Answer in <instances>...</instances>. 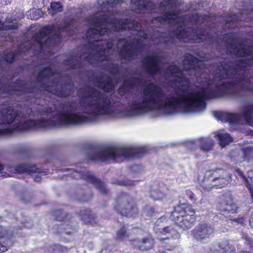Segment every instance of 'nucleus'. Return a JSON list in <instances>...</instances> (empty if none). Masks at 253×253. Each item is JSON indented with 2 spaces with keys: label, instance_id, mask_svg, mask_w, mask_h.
<instances>
[{
  "label": "nucleus",
  "instance_id": "f257e3e1",
  "mask_svg": "<svg viewBox=\"0 0 253 253\" xmlns=\"http://www.w3.org/2000/svg\"><path fill=\"white\" fill-rule=\"evenodd\" d=\"M87 22L90 27L86 34L88 42L82 53L74 51L64 60L63 63L67 69L80 67L81 61L84 59L93 66H104L108 72L115 71L116 66L122 69L116 63L119 61L109 56L111 52L115 51L112 49L114 42L112 31L130 29L133 32V37L128 40L122 39L118 41L117 52L122 63L134 59L145 49L148 36L143 31H138L140 28L137 22L133 21L131 23L127 19H117L104 10L87 18Z\"/></svg>",
  "mask_w": 253,
  "mask_h": 253
},
{
  "label": "nucleus",
  "instance_id": "f03ea898",
  "mask_svg": "<svg viewBox=\"0 0 253 253\" xmlns=\"http://www.w3.org/2000/svg\"><path fill=\"white\" fill-rule=\"evenodd\" d=\"M109 72L114 78V80L108 76L93 75L89 78L90 84H93L98 88L103 89L105 92H109L114 89V80L117 83L123 82V85L118 89V93L121 96H123L142 80L141 76L139 77H132L129 79L126 75V73H127V71L125 70V74L123 72V69H119L118 66L115 67V71L112 70Z\"/></svg>",
  "mask_w": 253,
  "mask_h": 253
},
{
  "label": "nucleus",
  "instance_id": "7ed1b4c3",
  "mask_svg": "<svg viewBox=\"0 0 253 253\" xmlns=\"http://www.w3.org/2000/svg\"><path fill=\"white\" fill-rule=\"evenodd\" d=\"M146 153L145 148L107 146L90 150L88 153V158L93 161L119 162L122 159L139 158Z\"/></svg>",
  "mask_w": 253,
  "mask_h": 253
},
{
  "label": "nucleus",
  "instance_id": "20e7f679",
  "mask_svg": "<svg viewBox=\"0 0 253 253\" xmlns=\"http://www.w3.org/2000/svg\"><path fill=\"white\" fill-rule=\"evenodd\" d=\"M67 26L64 28L54 26L45 27L34 36V43L30 48L25 47V51L32 50L38 52L42 51L44 46L50 47L58 44L60 42V33L67 30ZM27 45L26 44L25 46Z\"/></svg>",
  "mask_w": 253,
  "mask_h": 253
},
{
  "label": "nucleus",
  "instance_id": "39448f33",
  "mask_svg": "<svg viewBox=\"0 0 253 253\" xmlns=\"http://www.w3.org/2000/svg\"><path fill=\"white\" fill-rule=\"evenodd\" d=\"M195 211L190 205L177 206L172 211L170 218L175 224L183 230L193 227L196 221Z\"/></svg>",
  "mask_w": 253,
  "mask_h": 253
},
{
  "label": "nucleus",
  "instance_id": "423d86ee",
  "mask_svg": "<svg viewBox=\"0 0 253 253\" xmlns=\"http://www.w3.org/2000/svg\"><path fill=\"white\" fill-rule=\"evenodd\" d=\"M231 179L230 174L221 169L206 171L202 186L209 190L213 187L221 188L227 185Z\"/></svg>",
  "mask_w": 253,
  "mask_h": 253
},
{
  "label": "nucleus",
  "instance_id": "0eeeda50",
  "mask_svg": "<svg viewBox=\"0 0 253 253\" xmlns=\"http://www.w3.org/2000/svg\"><path fill=\"white\" fill-rule=\"evenodd\" d=\"M160 241V245L167 250L174 249L178 244L180 234L173 228L167 227L156 231Z\"/></svg>",
  "mask_w": 253,
  "mask_h": 253
},
{
  "label": "nucleus",
  "instance_id": "6e6552de",
  "mask_svg": "<svg viewBox=\"0 0 253 253\" xmlns=\"http://www.w3.org/2000/svg\"><path fill=\"white\" fill-rule=\"evenodd\" d=\"M114 209L122 215L132 217L138 213V209L131 197L126 193H122L116 199Z\"/></svg>",
  "mask_w": 253,
  "mask_h": 253
},
{
  "label": "nucleus",
  "instance_id": "1a4fd4ad",
  "mask_svg": "<svg viewBox=\"0 0 253 253\" xmlns=\"http://www.w3.org/2000/svg\"><path fill=\"white\" fill-rule=\"evenodd\" d=\"M176 38L185 42L193 41L195 42H200L205 41L212 42V37L207 34V32L201 31V30L193 29L188 28L183 29L176 34Z\"/></svg>",
  "mask_w": 253,
  "mask_h": 253
},
{
  "label": "nucleus",
  "instance_id": "9d476101",
  "mask_svg": "<svg viewBox=\"0 0 253 253\" xmlns=\"http://www.w3.org/2000/svg\"><path fill=\"white\" fill-rule=\"evenodd\" d=\"M67 170L70 172L67 174L70 176L76 179L81 178L86 180L92 183L102 194L107 193V189L106 188L105 184L94 177L91 172L84 170H78L72 168L68 169Z\"/></svg>",
  "mask_w": 253,
  "mask_h": 253
},
{
  "label": "nucleus",
  "instance_id": "9b49d317",
  "mask_svg": "<svg viewBox=\"0 0 253 253\" xmlns=\"http://www.w3.org/2000/svg\"><path fill=\"white\" fill-rule=\"evenodd\" d=\"M14 170L15 173H27L32 174L35 173H42V169L36 167V165L30 164H21L15 167H3L0 164V176L7 177L11 176V172Z\"/></svg>",
  "mask_w": 253,
  "mask_h": 253
},
{
  "label": "nucleus",
  "instance_id": "f8f14e48",
  "mask_svg": "<svg viewBox=\"0 0 253 253\" xmlns=\"http://www.w3.org/2000/svg\"><path fill=\"white\" fill-rule=\"evenodd\" d=\"M214 232V227L210 223L202 222L199 223L193 230V238L201 243H206L210 241Z\"/></svg>",
  "mask_w": 253,
  "mask_h": 253
},
{
  "label": "nucleus",
  "instance_id": "ddd939ff",
  "mask_svg": "<svg viewBox=\"0 0 253 253\" xmlns=\"http://www.w3.org/2000/svg\"><path fill=\"white\" fill-rule=\"evenodd\" d=\"M157 0H131L132 10L136 13H145L156 7Z\"/></svg>",
  "mask_w": 253,
  "mask_h": 253
},
{
  "label": "nucleus",
  "instance_id": "4468645a",
  "mask_svg": "<svg viewBox=\"0 0 253 253\" xmlns=\"http://www.w3.org/2000/svg\"><path fill=\"white\" fill-rule=\"evenodd\" d=\"M253 152V150L249 148L242 150H232L229 153V157L232 162L237 164L250 161Z\"/></svg>",
  "mask_w": 253,
  "mask_h": 253
},
{
  "label": "nucleus",
  "instance_id": "2eb2a0df",
  "mask_svg": "<svg viewBox=\"0 0 253 253\" xmlns=\"http://www.w3.org/2000/svg\"><path fill=\"white\" fill-rule=\"evenodd\" d=\"M132 245L140 251H145L153 248L154 240L151 236H148L143 238L141 241L138 240H132Z\"/></svg>",
  "mask_w": 253,
  "mask_h": 253
},
{
  "label": "nucleus",
  "instance_id": "dca6fc26",
  "mask_svg": "<svg viewBox=\"0 0 253 253\" xmlns=\"http://www.w3.org/2000/svg\"><path fill=\"white\" fill-rule=\"evenodd\" d=\"M214 116L217 120L222 122H229L230 124L236 123L239 116L237 114L228 113L222 112H215Z\"/></svg>",
  "mask_w": 253,
  "mask_h": 253
},
{
  "label": "nucleus",
  "instance_id": "f3484780",
  "mask_svg": "<svg viewBox=\"0 0 253 253\" xmlns=\"http://www.w3.org/2000/svg\"><path fill=\"white\" fill-rule=\"evenodd\" d=\"M237 175L245 180L246 184L250 190L252 198L253 199V170H250L246 174L239 169L235 170Z\"/></svg>",
  "mask_w": 253,
  "mask_h": 253
},
{
  "label": "nucleus",
  "instance_id": "a211bd4d",
  "mask_svg": "<svg viewBox=\"0 0 253 253\" xmlns=\"http://www.w3.org/2000/svg\"><path fill=\"white\" fill-rule=\"evenodd\" d=\"M178 15L173 12L169 11H166V15L162 17H158L153 20V23L159 22L160 25L164 24L165 23L173 24H177L178 22Z\"/></svg>",
  "mask_w": 253,
  "mask_h": 253
},
{
  "label": "nucleus",
  "instance_id": "6ab92c4d",
  "mask_svg": "<svg viewBox=\"0 0 253 253\" xmlns=\"http://www.w3.org/2000/svg\"><path fill=\"white\" fill-rule=\"evenodd\" d=\"M220 210L223 212L233 213L237 211V207L230 196L225 197L220 206Z\"/></svg>",
  "mask_w": 253,
  "mask_h": 253
},
{
  "label": "nucleus",
  "instance_id": "aec40b11",
  "mask_svg": "<svg viewBox=\"0 0 253 253\" xmlns=\"http://www.w3.org/2000/svg\"><path fill=\"white\" fill-rule=\"evenodd\" d=\"M19 25L16 20L9 18L6 19L4 23L0 21V37H2V34L3 30H15L18 29Z\"/></svg>",
  "mask_w": 253,
  "mask_h": 253
},
{
  "label": "nucleus",
  "instance_id": "412c9836",
  "mask_svg": "<svg viewBox=\"0 0 253 253\" xmlns=\"http://www.w3.org/2000/svg\"><path fill=\"white\" fill-rule=\"evenodd\" d=\"M241 113L246 123L253 126V104L245 107Z\"/></svg>",
  "mask_w": 253,
  "mask_h": 253
},
{
  "label": "nucleus",
  "instance_id": "4be33fe9",
  "mask_svg": "<svg viewBox=\"0 0 253 253\" xmlns=\"http://www.w3.org/2000/svg\"><path fill=\"white\" fill-rule=\"evenodd\" d=\"M150 196L153 200H163L166 197V193L160 187H153L150 192Z\"/></svg>",
  "mask_w": 253,
  "mask_h": 253
},
{
  "label": "nucleus",
  "instance_id": "5701e85b",
  "mask_svg": "<svg viewBox=\"0 0 253 253\" xmlns=\"http://www.w3.org/2000/svg\"><path fill=\"white\" fill-rule=\"evenodd\" d=\"M219 250H215L212 253H235L234 247L228 241L221 242L219 245Z\"/></svg>",
  "mask_w": 253,
  "mask_h": 253
},
{
  "label": "nucleus",
  "instance_id": "b1692460",
  "mask_svg": "<svg viewBox=\"0 0 253 253\" xmlns=\"http://www.w3.org/2000/svg\"><path fill=\"white\" fill-rule=\"evenodd\" d=\"M198 142L200 143L201 150L206 152L211 151L214 144L213 141L210 138H201L200 140L197 141Z\"/></svg>",
  "mask_w": 253,
  "mask_h": 253
},
{
  "label": "nucleus",
  "instance_id": "393cba45",
  "mask_svg": "<svg viewBox=\"0 0 253 253\" xmlns=\"http://www.w3.org/2000/svg\"><path fill=\"white\" fill-rule=\"evenodd\" d=\"M222 148L228 145L232 141V138L227 133H218L216 134Z\"/></svg>",
  "mask_w": 253,
  "mask_h": 253
},
{
  "label": "nucleus",
  "instance_id": "a878e982",
  "mask_svg": "<svg viewBox=\"0 0 253 253\" xmlns=\"http://www.w3.org/2000/svg\"><path fill=\"white\" fill-rule=\"evenodd\" d=\"M50 8L48 9L49 13L53 16L63 10V7L60 2H51L50 5Z\"/></svg>",
  "mask_w": 253,
  "mask_h": 253
},
{
  "label": "nucleus",
  "instance_id": "bb28decb",
  "mask_svg": "<svg viewBox=\"0 0 253 253\" xmlns=\"http://www.w3.org/2000/svg\"><path fill=\"white\" fill-rule=\"evenodd\" d=\"M15 57V55L13 52H10L5 54L4 56L0 59V68H2L3 64H4L5 62H12L14 60Z\"/></svg>",
  "mask_w": 253,
  "mask_h": 253
},
{
  "label": "nucleus",
  "instance_id": "cd10ccee",
  "mask_svg": "<svg viewBox=\"0 0 253 253\" xmlns=\"http://www.w3.org/2000/svg\"><path fill=\"white\" fill-rule=\"evenodd\" d=\"M80 215L82 217V220L85 223L89 222L90 219L92 218L90 211L89 210L81 211Z\"/></svg>",
  "mask_w": 253,
  "mask_h": 253
},
{
  "label": "nucleus",
  "instance_id": "c85d7f7f",
  "mask_svg": "<svg viewBox=\"0 0 253 253\" xmlns=\"http://www.w3.org/2000/svg\"><path fill=\"white\" fill-rule=\"evenodd\" d=\"M102 6L109 7V6H114L117 4L121 3L123 1V0H102Z\"/></svg>",
  "mask_w": 253,
  "mask_h": 253
},
{
  "label": "nucleus",
  "instance_id": "c756f323",
  "mask_svg": "<svg viewBox=\"0 0 253 253\" xmlns=\"http://www.w3.org/2000/svg\"><path fill=\"white\" fill-rule=\"evenodd\" d=\"M174 4L173 0H163L161 2V7H165V9L169 10V8L173 7Z\"/></svg>",
  "mask_w": 253,
  "mask_h": 253
},
{
  "label": "nucleus",
  "instance_id": "7c9ffc66",
  "mask_svg": "<svg viewBox=\"0 0 253 253\" xmlns=\"http://www.w3.org/2000/svg\"><path fill=\"white\" fill-rule=\"evenodd\" d=\"M135 181L127 179L122 180H117L115 183L120 186H133L135 184Z\"/></svg>",
  "mask_w": 253,
  "mask_h": 253
},
{
  "label": "nucleus",
  "instance_id": "2f4dec72",
  "mask_svg": "<svg viewBox=\"0 0 253 253\" xmlns=\"http://www.w3.org/2000/svg\"><path fill=\"white\" fill-rule=\"evenodd\" d=\"M127 237L125 227L121 228L117 232V237L119 239L123 240Z\"/></svg>",
  "mask_w": 253,
  "mask_h": 253
},
{
  "label": "nucleus",
  "instance_id": "473e14b6",
  "mask_svg": "<svg viewBox=\"0 0 253 253\" xmlns=\"http://www.w3.org/2000/svg\"><path fill=\"white\" fill-rule=\"evenodd\" d=\"M241 235L242 236V238L244 240H245V243L249 245H252L253 243V240L252 238H251L248 234L242 232L241 233Z\"/></svg>",
  "mask_w": 253,
  "mask_h": 253
},
{
  "label": "nucleus",
  "instance_id": "72a5a7b5",
  "mask_svg": "<svg viewBox=\"0 0 253 253\" xmlns=\"http://www.w3.org/2000/svg\"><path fill=\"white\" fill-rule=\"evenodd\" d=\"M156 32H158V33L159 36L157 35V34H156V35L153 36V37H154L153 38L154 39L159 38V41L161 42H169L168 40L164 39V33L160 34L159 31H158V30L156 31Z\"/></svg>",
  "mask_w": 253,
  "mask_h": 253
},
{
  "label": "nucleus",
  "instance_id": "f704fd0d",
  "mask_svg": "<svg viewBox=\"0 0 253 253\" xmlns=\"http://www.w3.org/2000/svg\"><path fill=\"white\" fill-rule=\"evenodd\" d=\"M55 253H56L58 252H66L68 250L67 248L61 246L60 245H55Z\"/></svg>",
  "mask_w": 253,
  "mask_h": 253
},
{
  "label": "nucleus",
  "instance_id": "c9c22d12",
  "mask_svg": "<svg viewBox=\"0 0 253 253\" xmlns=\"http://www.w3.org/2000/svg\"><path fill=\"white\" fill-rule=\"evenodd\" d=\"M54 214L56 215H58V214H60L61 215L62 214V215H60L59 216H57V217H56L57 220H62L64 216V214L63 213L62 211L60 210H57V211H56L55 212Z\"/></svg>",
  "mask_w": 253,
  "mask_h": 253
},
{
  "label": "nucleus",
  "instance_id": "e433bc0d",
  "mask_svg": "<svg viewBox=\"0 0 253 253\" xmlns=\"http://www.w3.org/2000/svg\"><path fill=\"white\" fill-rule=\"evenodd\" d=\"M141 169V167L138 165H135L132 166L131 169L133 171H135L136 172H137V171L140 170Z\"/></svg>",
  "mask_w": 253,
  "mask_h": 253
},
{
  "label": "nucleus",
  "instance_id": "4c0bfd02",
  "mask_svg": "<svg viewBox=\"0 0 253 253\" xmlns=\"http://www.w3.org/2000/svg\"><path fill=\"white\" fill-rule=\"evenodd\" d=\"M233 221H234V222H236L238 223H239L241 225H244V219L241 217V218H234L233 219Z\"/></svg>",
  "mask_w": 253,
  "mask_h": 253
},
{
  "label": "nucleus",
  "instance_id": "58836bf2",
  "mask_svg": "<svg viewBox=\"0 0 253 253\" xmlns=\"http://www.w3.org/2000/svg\"><path fill=\"white\" fill-rule=\"evenodd\" d=\"M40 12H41V11L40 9H38L37 10V11H35V13H38V16L36 15L35 16H33L32 18H33V19H38L39 17H40L41 16V14L40 13Z\"/></svg>",
  "mask_w": 253,
  "mask_h": 253
},
{
  "label": "nucleus",
  "instance_id": "ea45409f",
  "mask_svg": "<svg viewBox=\"0 0 253 253\" xmlns=\"http://www.w3.org/2000/svg\"><path fill=\"white\" fill-rule=\"evenodd\" d=\"M34 180L36 182H40L42 180L41 177L39 175H36L34 177Z\"/></svg>",
  "mask_w": 253,
  "mask_h": 253
},
{
  "label": "nucleus",
  "instance_id": "a19ab883",
  "mask_svg": "<svg viewBox=\"0 0 253 253\" xmlns=\"http://www.w3.org/2000/svg\"><path fill=\"white\" fill-rule=\"evenodd\" d=\"M11 2L10 0H4L3 3L2 4H4L5 5H7L8 3H10Z\"/></svg>",
  "mask_w": 253,
  "mask_h": 253
},
{
  "label": "nucleus",
  "instance_id": "79ce46f5",
  "mask_svg": "<svg viewBox=\"0 0 253 253\" xmlns=\"http://www.w3.org/2000/svg\"><path fill=\"white\" fill-rule=\"evenodd\" d=\"M6 250H7V249L5 247H0V251H1V252H3Z\"/></svg>",
  "mask_w": 253,
  "mask_h": 253
},
{
  "label": "nucleus",
  "instance_id": "37998d69",
  "mask_svg": "<svg viewBox=\"0 0 253 253\" xmlns=\"http://www.w3.org/2000/svg\"><path fill=\"white\" fill-rule=\"evenodd\" d=\"M250 225L251 226H252V227H253V217H252L250 220Z\"/></svg>",
  "mask_w": 253,
  "mask_h": 253
},
{
  "label": "nucleus",
  "instance_id": "c03bdc74",
  "mask_svg": "<svg viewBox=\"0 0 253 253\" xmlns=\"http://www.w3.org/2000/svg\"><path fill=\"white\" fill-rule=\"evenodd\" d=\"M22 48H23V45H21L19 47V49H18V51L19 52H23L24 51H25V50H22Z\"/></svg>",
  "mask_w": 253,
  "mask_h": 253
},
{
  "label": "nucleus",
  "instance_id": "a18cd8bd",
  "mask_svg": "<svg viewBox=\"0 0 253 253\" xmlns=\"http://www.w3.org/2000/svg\"><path fill=\"white\" fill-rule=\"evenodd\" d=\"M249 134L251 136H253V130H250V132H249Z\"/></svg>",
  "mask_w": 253,
  "mask_h": 253
},
{
  "label": "nucleus",
  "instance_id": "49530a36",
  "mask_svg": "<svg viewBox=\"0 0 253 253\" xmlns=\"http://www.w3.org/2000/svg\"><path fill=\"white\" fill-rule=\"evenodd\" d=\"M66 233L67 234H70V233H71V232L67 231V230L66 229Z\"/></svg>",
  "mask_w": 253,
  "mask_h": 253
},
{
  "label": "nucleus",
  "instance_id": "de8ad7c7",
  "mask_svg": "<svg viewBox=\"0 0 253 253\" xmlns=\"http://www.w3.org/2000/svg\"><path fill=\"white\" fill-rule=\"evenodd\" d=\"M4 0H0V3H3Z\"/></svg>",
  "mask_w": 253,
  "mask_h": 253
},
{
  "label": "nucleus",
  "instance_id": "09e8293b",
  "mask_svg": "<svg viewBox=\"0 0 253 253\" xmlns=\"http://www.w3.org/2000/svg\"><path fill=\"white\" fill-rule=\"evenodd\" d=\"M226 22H230V21H229V20H227V21H226Z\"/></svg>",
  "mask_w": 253,
  "mask_h": 253
},
{
  "label": "nucleus",
  "instance_id": "8fccbe9b",
  "mask_svg": "<svg viewBox=\"0 0 253 253\" xmlns=\"http://www.w3.org/2000/svg\"><path fill=\"white\" fill-rule=\"evenodd\" d=\"M234 19H235V18H233L232 19H231V21H232L234 20Z\"/></svg>",
  "mask_w": 253,
  "mask_h": 253
},
{
  "label": "nucleus",
  "instance_id": "3c124183",
  "mask_svg": "<svg viewBox=\"0 0 253 253\" xmlns=\"http://www.w3.org/2000/svg\"><path fill=\"white\" fill-rule=\"evenodd\" d=\"M246 252H246V251H244V252H243L242 253H246Z\"/></svg>",
  "mask_w": 253,
  "mask_h": 253
}]
</instances>
